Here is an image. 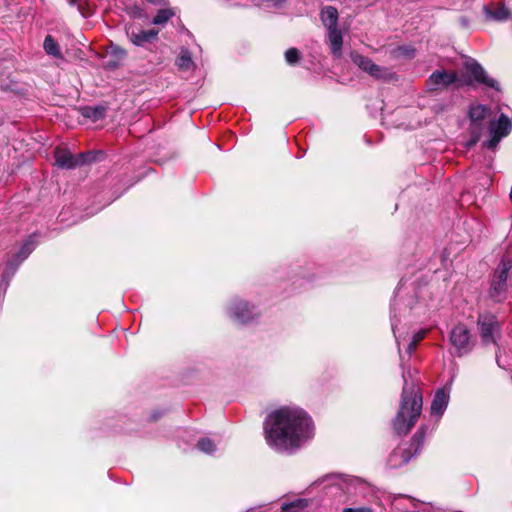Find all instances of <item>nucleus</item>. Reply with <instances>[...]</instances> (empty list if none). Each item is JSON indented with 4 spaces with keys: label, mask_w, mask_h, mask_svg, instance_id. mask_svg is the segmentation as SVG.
<instances>
[{
    "label": "nucleus",
    "mask_w": 512,
    "mask_h": 512,
    "mask_svg": "<svg viewBox=\"0 0 512 512\" xmlns=\"http://www.w3.org/2000/svg\"><path fill=\"white\" fill-rule=\"evenodd\" d=\"M449 340L458 356L467 354L472 350L471 334L464 324H459L452 329Z\"/></svg>",
    "instance_id": "obj_5"
},
{
    "label": "nucleus",
    "mask_w": 512,
    "mask_h": 512,
    "mask_svg": "<svg viewBox=\"0 0 512 512\" xmlns=\"http://www.w3.org/2000/svg\"><path fill=\"white\" fill-rule=\"evenodd\" d=\"M126 34L135 46L144 47L157 40L159 31L156 29L142 30L130 25L126 27Z\"/></svg>",
    "instance_id": "obj_9"
},
{
    "label": "nucleus",
    "mask_w": 512,
    "mask_h": 512,
    "mask_svg": "<svg viewBox=\"0 0 512 512\" xmlns=\"http://www.w3.org/2000/svg\"><path fill=\"white\" fill-rule=\"evenodd\" d=\"M448 402L449 395L445 392V390H437L431 403V414L440 417L446 410Z\"/></svg>",
    "instance_id": "obj_14"
},
{
    "label": "nucleus",
    "mask_w": 512,
    "mask_h": 512,
    "mask_svg": "<svg viewBox=\"0 0 512 512\" xmlns=\"http://www.w3.org/2000/svg\"><path fill=\"white\" fill-rule=\"evenodd\" d=\"M483 11L488 20L503 22L510 18L511 12L503 3H491L483 7Z\"/></svg>",
    "instance_id": "obj_13"
},
{
    "label": "nucleus",
    "mask_w": 512,
    "mask_h": 512,
    "mask_svg": "<svg viewBox=\"0 0 512 512\" xmlns=\"http://www.w3.org/2000/svg\"><path fill=\"white\" fill-rule=\"evenodd\" d=\"M82 115L91 118L93 121L100 120L105 115V108L98 106V107H84L82 108Z\"/></svg>",
    "instance_id": "obj_22"
},
{
    "label": "nucleus",
    "mask_w": 512,
    "mask_h": 512,
    "mask_svg": "<svg viewBox=\"0 0 512 512\" xmlns=\"http://www.w3.org/2000/svg\"><path fill=\"white\" fill-rule=\"evenodd\" d=\"M264 433L270 447L291 453L313 436V428L310 417L302 409L284 407L267 416Z\"/></svg>",
    "instance_id": "obj_1"
},
{
    "label": "nucleus",
    "mask_w": 512,
    "mask_h": 512,
    "mask_svg": "<svg viewBox=\"0 0 512 512\" xmlns=\"http://www.w3.org/2000/svg\"><path fill=\"white\" fill-rule=\"evenodd\" d=\"M197 448L204 453L210 454L216 450V444L209 438H201L197 442Z\"/></svg>",
    "instance_id": "obj_26"
},
{
    "label": "nucleus",
    "mask_w": 512,
    "mask_h": 512,
    "mask_svg": "<svg viewBox=\"0 0 512 512\" xmlns=\"http://www.w3.org/2000/svg\"><path fill=\"white\" fill-rule=\"evenodd\" d=\"M464 67L467 71H469L472 76L474 77V80L478 83H481L483 85H486L488 87L494 88L496 90H499V84L498 82L490 78L484 68L474 59L469 58L464 63Z\"/></svg>",
    "instance_id": "obj_11"
},
{
    "label": "nucleus",
    "mask_w": 512,
    "mask_h": 512,
    "mask_svg": "<svg viewBox=\"0 0 512 512\" xmlns=\"http://www.w3.org/2000/svg\"><path fill=\"white\" fill-rule=\"evenodd\" d=\"M300 59V52L296 48H289L285 52V60L288 64L293 65L297 63Z\"/></svg>",
    "instance_id": "obj_30"
},
{
    "label": "nucleus",
    "mask_w": 512,
    "mask_h": 512,
    "mask_svg": "<svg viewBox=\"0 0 512 512\" xmlns=\"http://www.w3.org/2000/svg\"><path fill=\"white\" fill-rule=\"evenodd\" d=\"M34 247H35L34 236H30L25 241V243L21 247L20 251L17 253V258L19 259V261L21 262L24 259H26L29 256V254L33 251Z\"/></svg>",
    "instance_id": "obj_23"
},
{
    "label": "nucleus",
    "mask_w": 512,
    "mask_h": 512,
    "mask_svg": "<svg viewBox=\"0 0 512 512\" xmlns=\"http://www.w3.org/2000/svg\"><path fill=\"white\" fill-rule=\"evenodd\" d=\"M55 161L60 168L74 169L92 161V156L90 153L73 155L69 150L58 147L55 149Z\"/></svg>",
    "instance_id": "obj_6"
},
{
    "label": "nucleus",
    "mask_w": 512,
    "mask_h": 512,
    "mask_svg": "<svg viewBox=\"0 0 512 512\" xmlns=\"http://www.w3.org/2000/svg\"><path fill=\"white\" fill-rule=\"evenodd\" d=\"M353 62L363 71L368 72L370 65H372L374 62L363 55L355 54L352 56Z\"/></svg>",
    "instance_id": "obj_25"
},
{
    "label": "nucleus",
    "mask_w": 512,
    "mask_h": 512,
    "mask_svg": "<svg viewBox=\"0 0 512 512\" xmlns=\"http://www.w3.org/2000/svg\"><path fill=\"white\" fill-rule=\"evenodd\" d=\"M112 54L116 56L118 59H123L127 55L126 51L120 47L113 48Z\"/></svg>",
    "instance_id": "obj_32"
},
{
    "label": "nucleus",
    "mask_w": 512,
    "mask_h": 512,
    "mask_svg": "<svg viewBox=\"0 0 512 512\" xmlns=\"http://www.w3.org/2000/svg\"><path fill=\"white\" fill-rule=\"evenodd\" d=\"M364 482L357 477H342L338 482V486L340 489H346L348 493H352L359 487H362Z\"/></svg>",
    "instance_id": "obj_19"
},
{
    "label": "nucleus",
    "mask_w": 512,
    "mask_h": 512,
    "mask_svg": "<svg viewBox=\"0 0 512 512\" xmlns=\"http://www.w3.org/2000/svg\"><path fill=\"white\" fill-rule=\"evenodd\" d=\"M425 433L423 428H420L412 437L411 443L405 446H399L393 450L388 458V465L391 468H399L407 464L413 456L421 450L424 443Z\"/></svg>",
    "instance_id": "obj_4"
},
{
    "label": "nucleus",
    "mask_w": 512,
    "mask_h": 512,
    "mask_svg": "<svg viewBox=\"0 0 512 512\" xmlns=\"http://www.w3.org/2000/svg\"><path fill=\"white\" fill-rule=\"evenodd\" d=\"M338 10L334 6H324L320 11V19L327 30L338 28Z\"/></svg>",
    "instance_id": "obj_15"
},
{
    "label": "nucleus",
    "mask_w": 512,
    "mask_h": 512,
    "mask_svg": "<svg viewBox=\"0 0 512 512\" xmlns=\"http://www.w3.org/2000/svg\"><path fill=\"white\" fill-rule=\"evenodd\" d=\"M70 5H76L82 15H85L84 6L87 5V0H66Z\"/></svg>",
    "instance_id": "obj_31"
},
{
    "label": "nucleus",
    "mask_w": 512,
    "mask_h": 512,
    "mask_svg": "<svg viewBox=\"0 0 512 512\" xmlns=\"http://www.w3.org/2000/svg\"><path fill=\"white\" fill-rule=\"evenodd\" d=\"M308 506L306 499H297L282 506V512H300Z\"/></svg>",
    "instance_id": "obj_24"
},
{
    "label": "nucleus",
    "mask_w": 512,
    "mask_h": 512,
    "mask_svg": "<svg viewBox=\"0 0 512 512\" xmlns=\"http://www.w3.org/2000/svg\"><path fill=\"white\" fill-rule=\"evenodd\" d=\"M482 133H483V131H482L481 127L470 128L471 138L466 142L465 146L468 149H470L474 145H476V143L479 141L480 137L482 136Z\"/></svg>",
    "instance_id": "obj_28"
},
{
    "label": "nucleus",
    "mask_w": 512,
    "mask_h": 512,
    "mask_svg": "<svg viewBox=\"0 0 512 512\" xmlns=\"http://www.w3.org/2000/svg\"><path fill=\"white\" fill-rule=\"evenodd\" d=\"M490 139L485 141L483 143V146L484 147H487L488 149H494L497 147L499 141L501 140V138L503 137L501 134L497 133L496 131H493L492 129H490Z\"/></svg>",
    "instance_id": "obj_29"
},
{
    "label": "nucleus",
    "mask_w": 512,
    "mask_h": 512,
    "mask_svg": "<svg viewBox=\"0 0 512 512\" xmlns=\"http://www.w3.org/2000/svg\"><path fill=\"white\" fill-rule=\"evenodd\" d=\"M422 395L416 387L406 385L401 394L399 410L393 419V428L398 435H406L416 424L422 411Z\"/></svg>",
    "instance_id": "obj_2"
},
{
    "label": "nucleus",
    "mask_w": 512,
    "mask_h": 512,
    "mask_svg": "<svg viewBox=\"0 0 512 512\" xmlns=\"http://www.w3.org/2000/svg\"><path fill=\"white\" fill-rule=\"evenodd\" d=\"M461 23L463 26L467 27L468 26V20L466 18H462L461 19Z\"/></svg>",
    "instance_id": "obj_37"
},
{
    "label": "nucleus",
    "mask_w": 512,
    "mask_h": 512,
    "mask_svg": "<svg viewBox=\"0 0 512 512\" xmlns=\"http://www.w3.org/2000/svg\"><path fill=\"white\" fill-rule=\"evenodd\" d=\"M426 335V331L425 330H421L419 331L418 333H416L413 337V339L419 343Z\"/></svg>",
    "instance_id": "obj_34"
},
{
    "label": "nucleus",
    "mask_w": 512,
    "mask_h": 512,
    "mask_svg": "<svg viewBox=\"0 0 512 512\" xmlns=\"http://www.w3.org/2000/svg\"><path fill=\"white\" fill-rule=\"evenodd\" d=\"M512 270V256L505 254L490 276L488 297L496 303L504 302L508 298L511 285L510 273Z\"/></svg>",
    "instance_id": "obj_3"
},
{
    "label": "nucleus",
    "mask_w": 512,
    "mask_h": 512,
    "mask_svg": "<svg viewBox=\"0 0 512 512\" xmlns=\"http://www.w3.org/2000/svg\"><path fill=\"white\" fill-rule=\"evenodd\" d=\"M489 128L505 137L510 133L512 129V123L506 115L502 114L498 121H492L490 123Z\"/></svg>",
    "instance_id": "obj_18"
},
{
    "label": "nucleus",
    "mask_w": 512,
    "mask_h": 512,
    "mask_svg": "<svg viewBox=\"0 0 512 512\" xmlns=\"http://www.w3.org/2000/svg\"><path fill=\"white\" fill-rule=\"evenodd\" d=\"M342 512H372V509L369 507L344 508Z\"/></svg>",
    "instance_id": "obj_33"
},
{
    "label": "nucleus",
    "mask_w": 512,
    "mask_h": 512,
    "mask_svg": "<svg viewBox=\"0 0 512 512\" xmlns=\"http://www.w3.org/2000/svg\"><path fill=\"white\" fill-rule=\"evenodd\" d=\"M491 115L489 107L476 104L472 105L469 109L470 128L481 127L482 131L485 129L484 121Z\"/></svg>",
    "instance_id": "obj_12"
},
{
    "label": "nucleus",
    "mask_w": 512,
    "mask_h": 512,
    "mask_svg": "<svg viewBox=\"0 0 512 512\" xmlns=\"http://www.w3.org/2000/svg\"><path fill=\"white\" fill-rule=\"evenodd\" d=\"M43 47L48 55H51L59 59L63 57L58 43L54 40V38L51 35H47L45 37Z\"/></svg>",
    "instance_id": "obj_20"
},
{
    "label": "nucleus",
    "mask_w": 512,
    "mask_h": 512,
    "mask_svg": "<svg viewBox=\"0 0 512 512\" xmlns=\"http://www.w3.org/2000/svg\"><path fill=\"white\" fill-rule=\"evenodd\" d=\"M177 65L180 69L188 70L192 65V59L188 51H182L177 59Z\"/></svg>",
    "instance_id": "obj_27"
},
{
    "label": "nucleus",
    "mask_w": 512,
    "mask_h": 512,
    "mask_svg": "<svg viewBox=\"0 0 512 512\" xmlns=\"http://www.w3.org/2000/svg\"><path fill=\"white\" fill-rule=\"evenodd\" d=\"M228 313L238 323H248L256 315L253 307L243 300H234L229 307Z\"/></svg>",
    "instance_id": "obj_10"
},
{
    "label": "nucleus",
    "mask_w": 512,
    "mask_h": 512,
    "mask_svg": "<svg viewBox=\"0 0 512 512\" xmlns=\"http://www.w3.org/2000/svg\"><path fill=\"white\" fill-rule=\"evenodd\" d=\"M147 1L153 5H159V6L167 4V0H147Z\"/></svg>",
    "instance_id": "obj_36"
},
{
    "label": "nucleus",
    "mask_w": 512,
    "mask_h": 512,
    "mask_svg": "<svg viewBox=\"0 0 512 512\" xmlns=\"http://www.w3.org/2000/svg\"><path fill=\"white\" fill-rule=\"evenodd\" d=\"M327 41L334 56L340 57L343 45L342 32L338 28L327 30Z\"/></svg>",
    "instance_id": "obj_16"
},
{
    "label": "nucleus",
    "mask_w": 512,
    "mask_h": 512,
    "mask_svg": "<svg viewBox=\"0 0 512 512\" xmlns=\"http://www.w3.org/2000/svg\"><path fill=\"white\" fill-rule=\"evenodd\" d=\"M458 76L456 72L436 70L434 71L426 81V85L429 90H438L441 88L449 87L456 83Z\"/></svg>",
    "instance_id": "obj_8"
},
{
    "label": "nucleus",
    "mask_w": 512,
    "mask_h": 512,
    "mask_svg": "<svg viewBox=\"0 0 512 512\" xmlns=\"http://www.w3.org/2000/svg\"><path fill=\"white\" fill-rule=\"evenodd\" d=\"M417 344H418V343H417L414 339H412V340L410 341V343L408 344V348H407V353H408L409 355L414 351V349H415V347H416V345H417Z\"/></svg>",
    "instance_id": "obj_35"
},
{
    "label": "nucleus",
    "mask_w": 512,
    "mask_h": 512,
    "mask_svg": "<svg viewBox=\"0 0 512 512\" xmlns=\"http://www.w3.org/2000/svg\"><path fill=\"white\" fill-rule=\"evenodd\" d=\"M367 73L372 77L382 81H391L396 79V74L394 72H392L390 69L386 67L379 66L375 63L370 65Z\"/></svg>",
    "instance_id": "obj_17"
},
{
    "label": "nucleus",
    "mask_w": 512,
    "mask_h": 512,
    "mask_svg": "<svg viewBox=\"0 0 512 512\" xmlns=\"http://www.w3.org/2000/svg\"><path fill=\"white\" fill-rule=\"evenodd\" d=\"M174 15L175 11L171 8L160 9L153 17L152 24L164 26Z\"/></svg>",
    "instance_id": "obj_21"
},
{
    "label": "nucleus",
    "mask_w": 512,
    "mask_h": 512,
    "mask_svg": "<svg viewBox=\"0 0 512 512\" xmlns=\"http://www.w3.org/2000/svg\"><path fill=\"white\" fill-rule=\"evenodd\" d=\"M477 324L484 344L495 343V334L500 331V324L497 318L492 314H481L478 317Z\"/></svg>",
    "instance_id": "obj_7"
}]
</instances>
